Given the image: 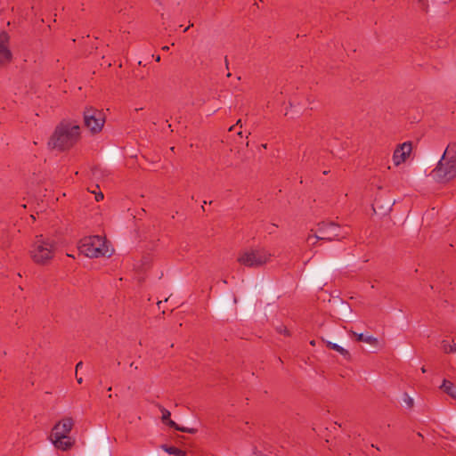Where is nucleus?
<instances>
[{
	"label": "nucleus",
	"instance_id": "obj_1",
	"mask_svg": "<svg viewBox=\"0 0 456 456\" xmlns=\"http://www.w3.org/2000/svg\"><path fill=\"white\" fill-rule=\"evenodd\" d=\"M80 139V126L76 122L63 119L55 127L49 146L64 151L72 148Z\"/></svg>",
	"mask_w": 456,
	"mask_h": 456
},
{
	"label": "nucleus",
	"instance_id": "obj_2",
	"mask_svg": "<svg viewBox=\"0 0 456 456\" xmlns=\"http://www.w3.org/2000/svg\"><path fill=\"white\" fill-rule=\"evenodd\" d=\"M58 248L56 240L53 238L37 235L29 249L32 261L39 265H47L54 258Z\"/></svg>",
	"mask_w": 456,
	"mask_h": 456
},
{
	"label": "nucleus",
	"instance_id": "obj_3",
	"mask_svg": "<svg viewBox=\"0 0 456 456\" xmlns=\"http://www.w3.org/2000/svg\"><path fill=\"white\" fill-rule=\"evenodd\" d=\"M432 173L439 183H447L456 176V142L448 144Z\"/></svg>",
	"mask_w": 456,
	"mask_h": 456
},
{
	"label": "nucleus",
	"instance_id": "obj_4",
	"mask_svg": "<svg viewBox=\"0 0 456 456\" xmlns=\"http://www.w3.org/2000/svg\"><path fill=\"white\" fill-rule=\"evenodd\" d=\"M79 251L87 257L98 258L110 256L112 249L107 244L105 237L99 235L85 237L79 241Z\"/></svg>",
	"mask_w": 456,
	"mask_h": 456
},
{
	"label": "nucleus",
	"instance_id": "obj_5",
	"mask_svg": "<svg viewBox=\"0 0 456 456\" xmlns=\"http://www.w3.org/2000/svg\"><path fill=\"white\" fill-rule=\"evenodd\" d=\"M84 125L89 131L95 134L102 130L105 124V114L102 110L92 106L86 107L83 112Z\"/></svg>",
	"mask_w": 456,
	"mask_h": 456
},
{
	"label": "nucleus",
	"instance_id": "obj_6",
	"mask_svg": "<svg viewBox=\"0 0 456 456\" xmlns=\"http://www.w3.org/2000/svg\"><path fill=\"white\" fill-rule=\"evenodd\" d=\"M317 232L320 234L319 238L322 240L334 241L340 240L347 235V232L334 222L322 221L316 225Z\"/></svg>",
	"mask_w": 456,
	"mask_h": 456
},
{
	"label": "nucleus",
	"instance_id": "obj_7",
	"mask_svg": "<svg viewBox=\"0 0 456 456\" xmlns=\"http://www.w3.org/2000/svg\"><path fill=\"white\" fill-rule=\"evenodd\" d=\"M271 255L264 249L248 250L241 253L238 262L247 267H260L270 260Z\"/></svg>",
	"mask_w": 456,
	"mask_h": 456
},
{
	"label": "nucleus",
	"instance_id": "obj_8",
	"mask_svg": "<svg viewBox=\"0 0 456 456\" xmlns=\"http://www.w3.org/2000/svg\"><path fill=\"white\" fill-rule=\"evenodd\" d=\"M73 426L74 420L72 418L68 417L61 419L53 428L51 437L60 436L62 438H66V436H69V434L70 433Z\"/></svg>",
	"mask_w": 456,
	"mask_h": 456
},
{
	"label": "nucleus",
	"instance_id": "obj_9",
	"mask_svg": "<svg viewBox=\"0 0 456 456\" xmlns=\"http://www.w3.org/2000/svg\"><path fill=\"white\" fill-rule=\"evenodd\" d=\"M412 150V145L411 142H405L402 144H399L394 151L393 160L395 166H399L403 163L407 158L410 156Z\"/></svg>",
	"mask_w": 456,
	"mask_h": 456
},
{
	"label": "nucleus",
	"instance_id": "obj_10",
	"mask_svg": "<svg viewBox=\"0 0 456 456\" xmlns=\"http://www.w3.org/2000/svg\"><path fill=\"white\" fill-rule=\"evenodd\" d=\"M51 439L55 448L62 451L69 450L74 444V441L71 439L70 436H66V438H62L60 436H53L51 437Z\"/></svg>",
	"mask_w": 456,
	"mask_h": 456
},
{
	"label": "nucleus",
	"instance_id": "obj_11",
	"mask_svg": "<svg viewBox=\"0 0 456 456\" xmlns=\"http://www.w3.org/2000/svg\"><path fill=\"white\" fill-rule=\"evenodd\" d=\"M350 334L355 338V340L358 342H366L374 346L375 347H379V340L372 336H364L362 333H356L355 331L350 330Z\"/></svg>",
	"mask_w": 456,
	"mask_h": 456
},
{
	"label": "nucleus",
	"instance_id": "obj_12",
	"mask_svg": "<svg viewBox=\"0 0 456 456\" xmlns=\"http://www.w3.org/2000/svg\"><path fill=\"white\" fill-rule=\"evenodd\" d=\"M325 344H326V346L330 349H332L336 352H338V354H340L346 361L350 362L352 360V356H351V354L349 353L348 350L345 349L344 347H342L341 346L336 344V343H333V342H330V341H325Z\"/></svg>",
	"mask_w": 456,
	"mask_h": 456
},
{
	"label": "nucleus",
	"instance_id": "obj_13",
	"mask_svg": "<svg viewBox=\"0 0 456 456\" xmlns=\"http://www.w3.org/2000/svg\"><path fill=\"white\" fill-rule=\"evenodd\" d=\"M440 389L452 399L456 400V385H454L452 381L444 379L442 385L440 386Z\"/></svg>",
	"mask_w": 456,
	"mask_h": 456
},
{
	"label": "nucleus",
	"instance_id": "obj_14",
	"mask_svg": "<svg viewBox=\"0 0 456 456\" xmlns=\"http://www.w3.org/2000/svg\"><path fill=\"white\" fill-rule=\"evenodd\" d=\"M162 450H164L166 452H167L170 455L175 456H186V452L183 451L175 446H169L167 444H162L160 446Z\"/></svg>",
	"mask_w": 456,
	"mask_h": 456
},
{
	"label": "nucleus",
	"instance_id": "obj_15",
	"mask_svg": "<svg viewBox=\"0 0 456 456\" xmlns=\"http://www.w3.org/2000/svg\"><path fill=\"white\" fill-rule=\"evenodd\" d=\"M12 59V53L8 45L0 46V63L9 62Z\"/></svg>",
	"mask_w": 456,
	"mask_h": 456
},
{
	"label": "nucleus",
	"instance_id": "obj_16",
	"mask_svg": "<svg viewBox=\"0 0 456 456\" xmlns=\"http://www.w3.org/2000/svg\"><path fill=\"white\" fill-rule=\"evenodd\" d=\"M319 236L320 234L317 232V228L311 229L310 233L306 238V242L310 246H314L319 240H322L321 238H319Z\"/></svg>",
	"mask_w": 456,
	"mask_h": 456
},
{
	"label": "nucleus",
	"instance_id": "obj_17",
	"mask_svg": "<svg viewBox=\"0 0 456 456\" xmlns=\"http://www.w3.org/2000/svg\"><path fill=\"white\" fill-rule=\"evenodd\" d=\"M167 426L169 428H172L175 429V430H178V431H181V432H184V433L194 434V433L197 432V429H195V428L180 427L178 424H176L173 420H169V422H167Z\"/></svg>",
	"mask_w": 456,
	"mask_h": 456
},
{
	"label": "nucleus",
	"instance_id": "obj_18",
	"mask_svg": "<svg viewBox=\"0 0 456 456\" xmlns=\"http://www.w3.org/2000/svg\"><path fill=\"white\" fill-rule=\"evenodd\" d=\"M157 406L159 407V411L162 413V416H161L162 422L167 426V422H169V420H172L170 419V416H171L170 411L168 410H167L166 408H164L160 404H158Z\"/></svg>",
	"mask_w": 456,
	"mask_h": 456
},
{
	"label": "nucleus",
	"instance_id": "obj_19",
	"mask_svg": "<svg viewBox=\"0 0 456 456\" xmlns=\"http://www.w3.org/2000/svg\"><path fill=\"white\" fill-rule=\"evenodd\" d=\"M10 37L7 32L3 31L0 33V46L8 45Z\"/></svg>",
	"mask_w": 456,
	"mask_h": 456
},
{
	"label": "nucleus",
	"instance_id": "obj_20",
	"mask_svg": "<svg viewBox=\"0 0 456 456\" xmlns=\"http://www.w3.org/2000/svg\"><path fill=\"white\" fill-rule=\"evenodd\" d=\"M276 330L281 333V334H284L285 336L287 337H289L290 336V332L289 330L287 329L286 326H283V325H281L279 327L276 328Z\"/></svg>",
	"mask_w": 456,
	"mask_h": 456
},
{
	"label": "nucleus",
	"instance_id": "obj_21",
	"mask_svg": "<svg viewBox=\"0 0 456 456\" xmlns=\"http://www.w3.org/2000/svg\"><path fill=\"white\" fill-rule=\"evenodd\" d=\"M442 349L445 354H452L449 352V348H452V345H450L446 340L442 341Z\"/></svg>",
	"mask_w": 456,
	"mask_h": 456
},
{
	"label": "nucleus",
	"instance_id": "obj_22",
	"mask_svg": "<svg viewBox=\"0 0 456 456\" xmlns=\"http://www.w3.org/2000/svg\"><path fill=\"white\" fill-rule=\"evenodd\" d=\"M235 126H241V119H238L236 124L232 126L230 128H229V131H232L233 128L235 127Z\"/></svg>",
	"mask_w": 456,
	"mask_h": 456
},
{
	"label": "nucleus",
	"instance_id": "obj_23",
	"mask_svg": "<svg viewBox=\"0 0 456 456\" xmlns=\"http://www.w3.org/2000/svg\"><path fill=\"white\" fill-rule=\"evenodd\" d=\"M102 199H103V194H102V192H100V193H98V194L95 196V200H96V201H99V200H102Z\"/></svg>",
	"mask_w": 456,
	"mask_h": 456
},
{
	"label": "nucleus",
	"instance_id": "obj_24",
	"mask_svg": "<svg viewBox=\"0 0 456 456\" xmlns=\"http://www.w3.org/2000/svg\"><path fill=\"white\" fill-rule=\"evenodd\" d=\"M449 352L456 353V343L452 345V348H449Z\"/></svg>",
	"mask_w": 456,
	"mask_h": 456
},
{
	"label": "nucleus",
	"instance_id": "obj_25",
	"mask_svg": "<svg viewBox=\"0 0 456 456\" xmlns=\"http://www.w3.org/2000/svg\"><path fill=\"white\" fill-rule=\"evenodd\" d=\"M82 365H83L82 362H79L77 363V365H76V372H77L78 369H81Z\"/></svg>",
	"mask_w": 456,
	"mask_h": 456
},
{
	"label": "nucleus",
	"instance_id": "obj_26",
	"mask_svg": "<svg viewBox=\"0 0 456 456\" xmlns=\"http://www.w3.org/2000/svg\"><path fill=\"white\" fill-rule=\"evenodd\" d=\"M377 207H379V200H374V202H373V204H372V208H373V209L375 210Z\"/></svg>",
	"mask_w": 456,
	"mask_h": 456
},
{
	"label": "nucleus",
	"instance_id": "obj_27",
	"mask_svg": "<svg viewBox=\"0 0 456 456\" xmlns=\"http://www.w3.org/2000/svg\"><path fill=\"white\" fill-rule=\"evenodd\" d=\"M76 379L78 384H81L83 382V379L81 377H77V374L76 373Z\"/></svg>",
	"mask_w": 456,
	"mask_h": 456
},
{
	"label": "nucleus",
	"instance_id": "obj_28",
	"mask_svg": "<svg viewBox=\"0 0 456 456\" xmlns=\"http://www.w3.org/2000/svg\"><path fill=\"white\" fill-rule=\"evenodd\" d=\"M407 403L410 407H411L413 405V400L411 398H408Z\"/></svg>",
	"mask_w": 456,
	"mask_h": 456
},
{
	"label": "nucleus",
	"instance_id": "obj_29",
	"mask_svg": "<svg viewBox=\"0 0 456 456\" xmlns=\"http://www.w3.org/2000/svg\"><path fill=\"white\" fill-rule=\"evenodd\" d=\"M130 367H131V368H134V370H137V369H138L137 365H135V364H134V362H131V363H130Z\"/></svg>",
	"mask_w": 456,
	"mask_h": 456
},
{
	"label": "nucleus",
	"instance_id": "obj_30",
	"mask_svg": "<svg viewBox=\"0 0 456 456\" xmlns=\"http://www.w3.org/2000/svg\"><path fill=\"white\" fill-rule=\"evenodd\" d=\"M424 1H425V0H419V2L423 3V9H425V10H426V9H427V6H426V4H425Z\"/></svg>",
	"mask_w": 456,
	"mask_h": 456
},
{
	"label": "nucleus",
	"instance_id": "obj_31",
	"mask_svg": "<svg viewBox=\"0 0 456 456\" xmlns=\"http://www.w3.org/2000/svg\"><path fill=\"white\" fill-rule=\"evenodd\" d=\"M192 26H193V24H192V23H191V24H190L188 27H186V28H184V30H183V31H184V32H186V31H187L191 27H192Z\"/></svg>",
	"mask_w": 456,
	"mask_h": 456
},
{
	"label": "nucleus",
	"instance_id": "obj_32",
	"mask_svg": "<svg viewBox=\"0 0 456 456\" xmlns=\"http://www.w3.org/2000/svg\"><path fill=\"white\" fill-rule=\"evenodd\" d=\"M426 371H427V370H426V368L423 366V367L421 368V372H422V373H425Z\"/></svg>",
	"mask_w": 456,
	"mask_h": 456
},
{
	"label": "nucleus",
	"instance_id": "obj_33",
	"mask_svg": "<svg viewBox=\"0 0 456 456\" xmlns=\"http://www.w3.org/2000/svg\"><path fill=\"white\" fill-rule=\"evenodd\" d=\"M160 61V56H159V55H158V56L156 57V61Z\"/></svg>",
	"mask_w": 456,
	"mask_h": 456
},
{
	"label": "nucleus",
	"instance_id": "obj_34",
	"mask_svg": "<svg viewBox=\"0 0 456 456\" xmlns=\"http://www.w3.org/2000/svg\"><path fill=\"white\" fill-rule=\"evenodd\" d=\"M262 147H263L264 149H266V148H267V144H266V143L262 144Z\"/></svg>",
	"mask_w": 456,
	"mask_h": 456
},
{
	"label": "nucleus",
	"instance_id": "obj_35",
	"mask_svg": "<svg viewBox=\"0 0 456 456\" xmlns=\"http://www.w3.org/2000/svg\"><path fill=\"white\" fill-rule=\"evenodd\" d=\"M310 344H311L312 346H314V345H315V341H314V340H312V341L310 342Z\"/></svg>",
	"mask_w": 456,
	"mask_h": 456
},
{
	"label": "nucleus",
	"instance_id": "obj_36",
	"mask_svg": "<svg viewBox=\"0 0 456 456\" xmlns=\"http://www.w3.org/2000/svg\"><path fill=\"white\" fill-rule=\"evenodd\" d=\"M111 390H112V387H108V391H109V392H111Z\"/></svg>",
	"mask_w": 456,
	"mask_h": 456
},
{
	"label": "nucleus",
	"instance_id": "obj_37",
	"mask_svg": "<svg viewBox=\"0 0 456 456\" xmlns=\"http://www.w3.org/2000/svg\"><path fill=\"white\" fill-rule=\"evenodd\" d=\"M163 50H168V46H164Z\"/></svg>",
	"mask_w": 456,
	"mask_h": 456
},
{
	"label": "nucleus",
	"instance_id": "obj_38",
	"mask_svg": "<svg viewBox=\"0 0 456 456\" xmlns=\"http://www.w3.org/2000/svg\"><path fill=\"white\" fill-rule=\"evenodd\" d=\"M238 134H239L240 136H242V132H239V133H238Z\"/></svg>",
	"mask_w": 456,
	"mask_h": 456
},
{
	"label": "nucleus",
	"instance_id": "obj_39",
	"mask_svg": "<svg viewBox=\"0 0 456 456\" xmlns=\"http://www.w3.org/2000/svg\"><path fill=\"white\" fill-rule=\"evenodd\" d=\"M201 208H202L203 211H205V206L204 205H202Z\"/></svg>",
	"mask_w": 456,
	"mask_h": 456
},
{
	"label": "nucleus",
	"instance_id": "obj_40",
	"mask_svg": "<svg viewBox=\"0 0 456 456\" xmlns=\"http://www.w3.org/2000/svg\"><path fill=\"white\" fill-rule=\"evenodd\" d=\"M170 150H171V151H174L175 147H171Z\"/></svg>",
	"mask_w": 456,
	"mask_h": 456
}]
</instances>
